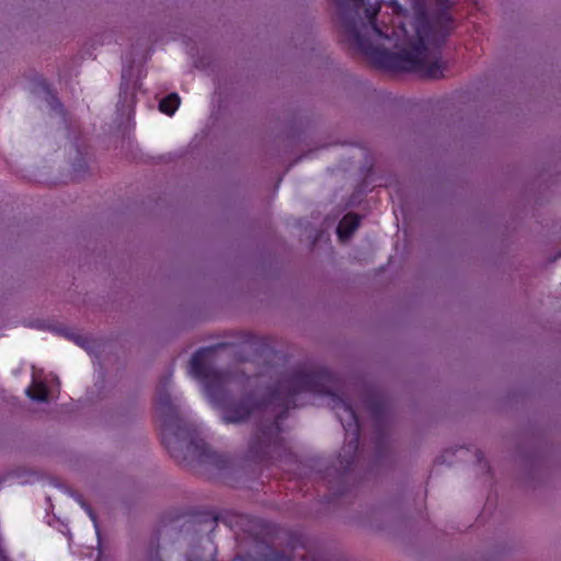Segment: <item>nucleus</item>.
<instances>
[{
    "mask_svg": "<svg viewBox=\"0 0 561 561\" xmlns=\"http://www.w3.org/2000/svg\"><path fill=\"white\" fill-rule=\"evenodd\" d=\"M213 353V347L196 351L190 360V374L204 382L206 393L225 424L240 425L254 415L261 416L249 442V460L262 463L289 455L280 436L279 421L287 416L289 409L298 405L296 401L299 394L310 392L330 396L332 409L336 410L341 424L346 432H351L343 457L350 458L346 467L352 465L358 448V415L353 404L337 393L341 381L335 374L327 368L295 370L275 386L261 387L254 385L251 378L241 379L234 374L215 369L209 364Z\"/></svg>",
    "mask_w": 561,
    "mask_h": 561,
    "instance_id": "nucleus-1",
    "label": "nucleus"
},
{
    "mask_svg": "<svg viewBox=\"0 0 561 561\" xmlns=\"http://www.w3.org/2000/svg\"><path fill=\"white\" fill-rule=\"evenodd\" d=\"M342 41L367 56L378 68L390 72H416L424 79L437 80L447 68L436 56L426 59L410 51L408 45L398 51L375 46L373 41L400 37L397 26L378 21L382 0H331Z\"/></svg>",
    "mask_w": 561,
    "mask_h": 561,
    "instance_id": "nucleus-2",
    "label": "nucleus"
},
{
    "mask_svg": "<svg viewBox=\"0 0 561 561\" xmlns=\"http://www.w3.org/2000/svg\"><path fill=\"white\" fill-rule=\"evenodd\" d=\"M171 375L161 377L156 391V410L161 421L162 444L178 463L197 460L201 463L225 468L228 460L195 437L196 430L186 421L168 391Z\"/></svg>",
    "mask_w": 561,
    "mask_h": 561,
    "instance_id": "nucleus-3",
    "label": "nucleus"
},
{
    "mask_svg": "<svg viewBox=\"0 0 561 561\" xmlns=\"http://www.w3.org/2000/svg\"><path fill=\"white\" fill-rule=\"evenodd\" d=\"M410 11L394 5L397 14L402 13L398 30L404 37L405 45L416 56L430 58L428 46L440 47L453 31L454 20L448 9L453 0H409Z\"/></svg>",
    "mask_w": 561,
    "mask_h": 561,
    "instance_id": "nucleus-4",
    "label": "nucleus"
},
{
    "mask_svg": "<svg viewBox=\"0 0 561 561\" xmlns=\"http://www.w3.org/2000/svg\"><path fill=\"white\" fill-rule=\"evenodd\" d=\"M403 512V495L397 493L379 500L366 511V518L371 527L385 529L397 524Z\"/></svg>",
    "mask_w": 561,
    "mask_h": 561,
    "instance_id": "nucleus-5",
    "label": "nucleus"
},
{
    "mask_svg": "<svg viewBox=\"0 0 561 561\" xmlns=\"http://www.w3.org/2000/svg\"><path fill=\"white\" fill-rule=\"evenodd\" d=\"M256 554L257 561H329L295 539H291L285 548L263 546ZM234 561H243V559H234Z\"/></svg>",
    "mask_w": 561,
    "mask_h": 561,
    "instance_id": "nucleus-6",
    "label": "nucleus"
},
{
    "mask_svg": "<svg viewBox=\"0 0 561 561\" xmlns=\"http://www.w3.org/2000/svg\"><path fill=\"white\" fill-rule=\"evenodd\" d=\"M360 401L374 421L376 444L380 448L386 435V398L382 393L365 386L360 392Z\"/></svg>",
    "mask_w": 561,
    "mask_h": 561,
    "instance_id": "nucleus-7",
    "label": "nucleus"
},
{
    "mask_svg": "<svg viewBox=\"0 0 561 561\" xmlns=\"http://www.w3.org/2000/svg\"><path fill=\"white\" fill-rule=\"evenodd\" d=\"M360 216L356 213H347L339 222L336 232L340 239L351 238L354 231L359 227Z\"/></svg>",
    "mask_w": 561,
    "mask_h": 561,
    "instance_id": "nucleus-8",
    "label": "nucleus"
},
{
    "mask_svg": "<svg viewBox=\"0 0 561 561\" xmlns=\"http://www.w3.org/2000/svg\"><path fill=\"white\" fill-rule=\"evenodd\" d=\"M26 394L34 401L45 402L48 400V388L43 382L33 381V385L26 389Z\"/></svg>",
    "mask_w": 561,
    "mask_h": 561,
    "instance_id": "nucleus-9",
    "label": "nucleus"
},
{
    "mask_svg": "<svg viewBox=\"0 0 561 561\" xmlns=\"http://www.w3.org/2000/svg\"><path fill=\"white\" fill-rule=\"evenodd\" d=\"M180 104V98L175 93H171L159 103V110L168 115H172Z\"/></svg>",
    "mask_w": 561,
    "mask_h": 561,
    "instance_id": "nucleus-10",
    "label": "nucleus"
},
{
    "mask_svg": "<svg viewBox=\"0 0 561 561\" xmlns=\"http://www.w3.org/2000/svg\"><path fill=\"white\" fill-rule=\"evenodd\" d=\"M122 79H123V81L121 83L119 103L123 106H128L129 107L134 103V98H135L134 90L130 87L129 81L128 80L125 81V77L124 76H123Z\"/></svg>",
    "mask_w": 561,
    "mask_h": 561,
    "instance_id": "nucleus-11",
    "label": "nucleus"
},
{
    "mask_svg": "<svg viewBox=\"0 0 561 561\" xmlns=\"http://www.w3.org/2000/svg\"><path fill=\"white\" fill-rule=\"evenodd\" d=\"M73 179L76 181L83 180L89 174V165L82 156H78L72 164Z\"/></svg>",
    "mask_w": 561,
    "mask_h": 561,
    "instance_id": "nucleus-12",
    "label": "nucleus"
},
{
    "mask_svg": "<svg viewBox=\"0 0 561 561\" xmlns=\"http://www.w3.org/2000/svg\"><path fill=\"white\" fill-rule=\"evenodd\" d=\"M101 347V342L99 340L92 339L90 336L87 337V343L83 344L82 348H84L90 354H95Z\"/></svg>",
    "mask_w": 561,
    "mask_h": 561,
    "instance_id": "nucleus-13",
    "label": "nucleus"
},
{
    "mask_svg": "<svg viewBox=\"0 0 561 561\" xmlns=\"http://www.w3.org/2000/svg\"><path fill=\"white\" fill-rule=\"evenodd\" d=\"M48 104L50 105V107L54 111L59 112V113L62 112V104H61V102L59 101V99L55 94H53L50 92H48Z\"/></svg>",
    "mask_w": 561,
    "mask_h": 561,
    "instance_id": "nucleus-14",
    "label": "nucleus"
},
{
    "mask_svg": "<svg viewBox=\"0 0 561 561\" xmlns=\"http://www.w3.org/2000/svg\"><path fill=\"white\" fill-rule=\"evenodd\" d=\"M79 502H80L81 506L87 511V513L89 514L91 519L94 523H96V515H95L93 508L84 500H82L81 497L79 499Z\"/></svg>",
    "mask_w": 561,
    "mask_h": 561,
    "instance_id": "nucleus-15",
    "label": "nucleus"
},
{
    "mask_svg": "<svg viewBox=\"0 0 561 561\" xmlns=\"http://www.w3.org/2000/svg\"><path fill=\"white\" fill-rule=\"evenodd\" d=\"M53 331H55L57 334L62 335L67 339H69L70 332H71V330L65 325H56L53 328Z\"/></svg>",
    "mask_w": 561,
    "mask_h": 561,
    "instance_id": "nucleus-16",
    "label": "nucleus"
},
{
    "mask_svg": "<svg viewBox=\"0 0 561 561\" xmlns=\"http://www.w3.org/2000/svg\"><path fill=\"white\" fill-rule=\"evenodd\" d=\"M313 43V38L309 35L308 37L305 38L304 41V45H306V47H302V50H305L306 48H311V44Z\"/></svg>",
    "mask_w": 561,
    "mask_h": 561,
    "instance_id": "nucleus-17",
    "label": "nucleus"
},
{
    "mask_svg": "<svg viewBox=\"0 0 561 561\" xmlns=\"http://www.w3.org/2000/svg\"><path fill=\"white\" fill-rule=\"evenodd\" d=\"M87 335H80L77 341H76V344L79 345L80 347L83 346L84 343H87Z\"/></svg>",
    "mask_w": 561,
    "mask_h": 561,
    "instance_id": "nucleus-18",
    "label": "nucleus"
},
{
    "mask_svg": "<svg viewBox=\"0 0 561 561\" xmlns=\"http://www.w3.org/2000/svg\"><path fill=\"white\" fill-rule=\"evenodd\" d=\"M80 335H81V334H79V333H77V332L71 331L68 340H71V341H73V342L76 343L77 339H78Z\"/></svg>",
    "mask_w": 561,
    "mask_h": 561,
    "instance_id": "nucleus-19",
    "label": "nucleus"
},
{
    "mask_svg": "<svg viewBox=\"0 0 561 561\" xmlns=\"http://www.w3.org/2000/svg\"><path fill=\"white\" fill-rule=\"evenodd\" d=\"M476 457H477V460H478L479 462H481V461H482V459H483V454H482V451H481V450H477V453H476Z\"/></svg>",
    "mask_w": 561,
    "mask_h": 561,
    "instance_id": "nucleus-20",
    "label": "nucleus"
},
{
    "mask_svg": "<svg viewBox=\"0 0 561 561\" xmlns=\"http://www.w3.org/2000/svg\"><path fill=\"white\" fill-rule=\"evenodd\" d=\"M559 256H561V253H559Z\"/></svg>",
    "mask_w": 561,
    "mask_h": 561,
    "instance_id": "nucleus-21",
    "label": "nucleus"
}]
</instances>
